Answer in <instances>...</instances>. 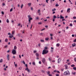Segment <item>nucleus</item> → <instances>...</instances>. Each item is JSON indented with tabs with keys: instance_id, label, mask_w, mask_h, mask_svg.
<instances>
[{
	"instance_id": "1",
	"label": "nucleus",
	"mask_w": 76,
	"mask_h": 76,
	"mask_svg": "<svg viewBox=\"0 0 76 76\" xmlns=\"http://www.w3.org/2000/svg\"><path fill=\"white\" fill-rule=\"evenodd\" d=\"M28 22L29 23H28V25H30V23H31V20H32V18L31 17V15H28Z\"/></svg>"
},
{
	"instance_id": "2",
	"label": "nucleus",
	"mask_w": 76,
	"mask_h": 76,
	"mask_svg": "<svg viewBox=\"0 0 76 76\" xmlns=\"http://www.w3.org/2000/svg\"><path fill=\"white\" fill-rule=\"evenodd\" d=\"M70 72H69V71H65L64 73V75L65 76L69 75H70Z\"/></svg>"
},
{
	"instance_id": "3",
	"label": "nucleus",
	"mask_w": 76,
	"mask_h": 76,
	"mask_svg": "<svg viewBox=\"0 0 76 76\" xmlns=\"http://www.w3.org/2000/svg\"><path fill=\"white\" fill-rule=\"evenodd\" d=\"M48 50H46L45 49H44L43 50V52H42V54L44 55V54H47L48 53Z\"/></svg>"
},
{
	"instance_id": "4",
	"label": "nucleus",
	"mask_w": 76,
	"mask_h": 76,
	"mask_svg": "<svg viewBox=\"0 0 76 76\" xmlns=\"http://www.w3.org/2000/svg\"><path fill=\"white\" fill-rule=\"evenodd\" d=\"M12 53L13 55L16 54V50H15V49H13L12 50Z\"/></svg>"
},
{
	"instance_id": "5",
	"label": "nucleus",
	"mask_w": 76,
	"mask_h": 76,
	"mask_svg": "<svg viewBox=\"0 0 76 76\" xmlns=\"http://www.w3.org/2000/svg\"><path fill=\"white\" fill-rule=\"evenodd\" d=\"M42 63H45V58H43L42 59Z\"/></svg>"
},
{
	"instance_id": "6",
	"label": "nucleus",
	"mask_w": 76,
	"mask_h": 76,
	"mask_svg": "<svg viewBox=\"0 0 76 76\" xmlns=\"http://www.w3.org/2000/svg\"><path fill=\"white\" fill-rule=\"evenodd\" d=\"M25 70H27L28 72V73H29V72H30V70H29V69H28V68H27L26 69H25Z\"/></svg>"
},
{
	"instance_id": "7",
	"label": "nucleus",
	"mask_w": 76,
	"mask_h": 76,
	"mask_svg": "<svg viewBox=\"0 0 76 76\" xmlns=\"http://www.w3.org/2000/svg\"><path fill=\"white\" fill-rule=\"evenodd\" d=\"M7 57L8 60H9V58H10V57H9V55L8 54L7 56Z\"/></svg>"
},
{
	"instance_id": "8",
	"label": "nucleus",
	"mask_w": 76,
	"mask_h": 76,
	"mask_svg": "<svg viewBox=\"0 0 76 76\" xmlns=\"http://www.w3.org/2000/svg\"><path fill=\"white\" fill-rule=\"evenodd\" d=\"M70 8H69L67 10V13H70Z\"/></svg>"
},
{
	"instance_id": "9",
	"label": "nucleus",
	"mask_w": 76,
	"mask_h": 76,
	"mask_svg": "<svg viewBox=\"0 0 76 76\" xmlns=\"http://www.w3.org/2000/svg\"><path fill=\"white\" fill-rule=\"evenodd\" d=\"M60 62H61V58H59L58 60V63H59Z\"/></svg>"
},
{
	"instance_id": "10",
	"label": "nucleus",
	"mask_w": 76,
	"mask_h": 76,
	"mask_svg": "<svg viewBox=\"0 0 76 76\" xmlns=\"http://www.w3.org/2000/svg\"><path fill=\"white\" fill-rule=\"evenodd\" d=\"M9 37L10 38H12V37H13V35L12 34H11L10 36H9Z\"/></svg>"
},
{
	"instance_id": "11",
	"label": "nucleus",
	"mask_w": 76,
	"mask_h": 76,
	"mask_svg": "<svg viewBox=\"0 0 76 76\" xmlns=\"http://www.w3.org/2000/svg\"><path fill=\"white\" fill-rule=\"evenodd\" d=\"M75 46H76V43H74L72 44V47H75Z\"/></svg>"
},
{
	"instance_id": "12",
	"label": "nucleus",
	"mask_w": 76,
	"mask_h": 76,
	"mask_svg": "<svg viewBox=\"0 0 76 76\" xmlns=\"http://www.w3.org/2000/svg\"><path fill=\"white\" fill-rule=\"evenodd\" d=\"M65 67L66 69H67V67H68V66H67V65H65Z\"/></svg>"
},
{
	"instance_id": "13",
	"label": "nucleus",
	"mask_w": 76,
	"mask_h": 76,
	"mask_svg": "<svg viewBox=\"0 0 76 76\" xmlns=\"http://www.w3.org/2000/svg\"><path fill=\"white\" fill-rule=\"evenodd\" d=\"M27 5H28V6H30L31 5V3H28V4Z\"/></svg>"
},
{
	"instance_id": "14",
	"label": "nucleus",
	"mask_w": 76,
	"mask_h": 76,
	"mask_svg": "<svg viewBox=\"0 0 76 76\" xmlns=\"http://www.w3.org/2000/svg\"><path fill=\"white\" fill-rule=\"evenodd\" d=\"M56 9L55 8L52 9V12H54V11H56Z\"/></svg>"
},
{
	"instance_id": "15",
	"label": "nucleus",
	"mask_w": 76,
	"mask_h": 76,
	"mask_svg": "<svg viewBox=\"0 0 76 76\" xmlns=\"http://www.w3.org/2000/svg\"><path fill=\"white\" fill-rule=\"evenodd\" d=\"M60 19H64V17L61 16V15Z\"/></svg>"
},
{
	"instance_id": "16",
	"label": "nucleus",
	"mask_w": 76,
	"mask_h": 76,
	"mask_svg": "<svg viewBox=\"0 0 76 76\" xmlns=\"http://www.w3.org/2000/svg\"><path fill=\"white\" fill-rule=\"evenodd\" d=\"M14 50H16V49H17V47H16V46H15L14 47Z\"/></svg>"
},
{
	"instance_id": "17",
	"label": "nucleus",
	"mask_w": 76,
	"mask_h": 76,
	"mask_svg": "<svg viewBox=\"0 0 76 76\" xmlns=\"http://www.w3.org/2000/svg\"><path fill=\"white\" fill-rule=\"evenodd\" d=\"M72 75H76V72H72Z\"/></svg>"
},
{
	"instance_id": "18",
	"label": "nucleus",
	"mask_w": 76,
	"mask_h": 76,
	"mask_svg": "<svg viewBox=\"0 0 76 76\" xmlns=\"http://www.w3.org/2000/svg\"><path fill=\"white\" fill-rule=\"evenodd\" d=\"M40 41L42 42H44V40L42 39H41Z\"/></svg>"
},
{
	"instance_id": "19",
	"label": "nucleus",
	"mask_w": 76,
	"mask_h": 76,
	"mask_svg": "<svg viewBox=\"0 0 76 76\" xmlns=\"http://www.w3.org/2000/svg\"><path fill=\"white\" fill-rule=\"evenodd\" d=\"M22 67H20L18 68V70H22Z\"/></svg>"
},
{
	"instance_id": "20",
	"label": "nucleus",
	"mask_w": 76,
	"mask_h": 76,
	"mask_svg": "<svg viewBox=\"0 0 76 76\" xmlns=\"http://www.w3.org/2000/svg\"><path fill=\"white\" fill-rule=\"evenodd\" d=\"M48 75H49L50 74V71H48L47 72Z\"/></svg>"
},
{
	"instance_id": "21",
	"label": "nucleus",
	"mask_w": 76,
	"mask_h": 76,
	"mask_svg": "<svg viewBox=\"0 0 76 76\" xmlns=\"http://www.w3.org/2000/svg\"><path fill=\"white\" fill-rule=\"evenodd\" d=\"M3 62V59H1L0 60V63H2Z\"/></svg>"
},
{
	"instance_id": "22",
	"label": "nucleus",
	"mask_w": 76,
	"mask_h": 76,
	"mask_svg": "<svg viewBox=\"0 0 76 76\" xmlns=\"http://www.w3.org/2000/svg\"><path fill=\"white\" fill-rule=\"evenodd\" d=\"M36 56L37 57H38V56H39V54H38V53H36Z\"/></svg>"
},
{
	"instance_id": "23",
	"label": "nucleus",
	"mask_w": 76,
	"mask_h": 76,
	"mask_svg": "<svg viewBox=\"0 0 76 76\" xmlns=\"http://www.w3.org/2000/svg\"><path fill=\"white\" fill-rule=\"evenodd\" d=\"M56 18H57V17L56 16V15L53 16V19H56Z\"/></svg>"
},
{
	"instance_id": "24",
	"label": "nucleus",
	"mask_w": 76,
	"mask_h": 76,
	"mask_svg": "<svg viewBox=\"0 0 76 76\" xmlns=\"http://www.w3.org/2000/svg\"><path fill=\"white\" fill-rule=\"evenodd\" d=\"M23 4H22L21 5V9H22V8H23Z\"/></svg>"
},
{
	"instance_id": "25",
	"label": "nucleus",
	"mask_w": 76,
	"mask_h": 76,
	"mask_svg": "<svg viewBox=\"0 0 76 76\" xmlns=\"http://www.w3.org/2000/svg\"><path fill=\"white\" fill-rule=\"evenodd\" d=\"M5 42H7V41H8V39H5Z\"/></svg>"
},
{
	"instance_id": "26",
	"label": "nucleus",
	"mask_w": 76,
	"mask_h": 76,
	"mask_svg": "<svg viewBox=\"0 0 76 76\" xmlns=\"http://www.w3.org/2000/svg\"><path fill=\"white\" fill-rule=\"evenodd\" d=\"M32 64L33 65H35V62H33L32 63Z\"/></svg>"
},
{
	"instance_id": "27",
	"label": "nucleus",
	"mask_w": 76,
	"mask_h": 76,
	"mask_svg": "<svg viewBox=\"0 0 76 76\" xmlns=\"http://www.w3.org/2000/svg\"><path fill=\"white\" fill-rule=\"evenodd\" d=\"M7 23H9V19H7Z\"/></svg>"
},
{
	"instance_id": "28",
	"label": "nucleus",
	"mask_w": 76,
	"mask_h": 76,
	"mask_svg": "<svg viewBox=\"0 0 76 76\" xmlns=\"http://www.w3.org/2000/svg\"><path fill=\"white\" fill-rule=\"evenodd\" d=\"M41 72H42V73H45V71L43 70H41Z\"/></svg>"
},
{
	"instance_id": "29",
	"label": "nucleus",
	"mask_w": 76,
	"mask_h": 76,
	"mask_svg": "<svg viewBox=\"0 0 76 76\" xmlns=\"http://www.w3.org/2000/svg\"><path fill=\"white\" fill-rule=\"evenodd\" d=\"M7 45H6V46H4V48H7Z\"/></svg>"
},
{
	"instance_id": "30",
	"label": "nucleus",
	"mask_w": 76,
	"mask_h": 76,
	"mask_svg": "<svg viewBox=\"0 0 76 76\" xmlns=\"http://www.w3.org/2000/svg\"><path fill=\"white\" fill-rule=\"evenodd\" d=\"M73 69L74 70H76V67H74L73 68Z\"/></svg>"
},
{
	"instance_id": "31",
	"label": "nucleus",
	"mask_w": 76,
	"mask_h": 76,
	"mask_svg": "<svg viewBox=\"0 0 76 76\" xmlns=\"http://www.w3.org/2000/svg\"><path fill=\"white\" fill-rule=\"evenodd\" d=\"M48 39H49L48 38H46L45 39V40L46 41H48Z\"/></svg>"
},
{
	"instance_id": "32",
	"label": "nucleus",
	"mask_w": 76,
	"mask_h": 76,
	"mask_svg": "<svg viewBox=\"0 0 76 76\" xmlns=\"http://www.w3.org/2000/svg\"><path fill=\"white\" fill-rule=\"evenodd\" d=\"M75 65L74 64H72L71 65V66L72 67H75Z\"/></svg>"
},
{
	"instance_id": "33",
	"label": "nucleus",
	"mask_w": 76,
	"mask_h": 76,
	"mask_svg": "<svg viewBox=\"0 0 76 76\" xmlns=\"http://www.w3.org/2000/svg\"><path fill=\"white\" fill-rule=\"evenodd\" d=\"M69 25L70 26H73V24H72V23L70 24Z\"/></svg>"
},
{
	"instance_id": "34",
	"label": "nucleus",
	"mask_w": 76,
	"mask_h": 76,
	"mask_svg": "<svg viewBox=\"0 0 76 76\" xmlns=\"http://www.w3.org/2000/svg\"><path fill=\"white\" fill-rule=\"evenodd\" d=\"M36 19L37 20H38V19H39V18L38 17H36Z\"/></svg>"
},
{
	"instance_id": "35",
	"label": "nucleus",
	"mask_w": 76,
	"mask_h": 76,
	"mask_svg": "<svg viewBox=\"0 0 76 76\" xmlns=\"http://www.w3.org/2000/svg\"><path fill=\"white\" fill-rule=\"evenodd\" d=\"M37 12L38 13H40V10H39L37 11Z\"/></svg>"
},
{
	"instance_id": "36",
	"label": "nucleus",
	"mask_w": 76,
	"mask_h": 76,
	"mask_svg": "<svg viewBox=\"0 0 76 76\" xmlns=\"http://www.w3.org/2000/svg\"><path fill=\"white\" fill-rule=\"evenodd\" d=\"M13 10V8H12L10 10V12H12Z\"/></svg>"
},
{
	"instance_id": "37",
	"label": "nucleus",
	"mask_w": 76,
	"mask_h": 76,
	"mask_svg": "<svg viewBox=\"0 0 76 76\" xmlns=\"http://www.w3.org/2000/svg\"><path fill=\"white\" fill-rule=\"evenodd\" d=\"M14 33H15V31H13L12 33V34L13 35L14 34Z\"/></svg>"
},
{
	"instance_id": "38",
	"label": "nucleus",
	"mask_w": 76,
	"mask_h": 76,
	"mask_svg": "<svg viewBox=\"0 0 76 76\" xmlns=\"http://www.w3.org/2000/svg\"><path fill=\"white\" fill-rule=\"evenodd\" d=\"M39 34L40 35H42V36L43 35V33H40Z\"/></svg>"
},
{
	"instance_id": "39",
	"label": "nucleus",
	"mask_w": 76,
	"mask_h": 76,
	"mask_svg": "<svg viewBox=\"0 0 76 76\" xmlns=\"http://www.w3.org/2000/svg\"><path fill=\"white\" fill-rule=\"evenodd\" d=\"M53 51H54V49H51L50 51L51 52H53Z\"/></svg>"
},
{
	"instance_id": "40",
	"label": "nucleus",
	"mask_w": 76,
	"mask_h": 76,
	"mask_svg": "<svg viewBox=\"0 0 76 76\" xmlns=\"http://www.w3.org/2000/svg\"><path fill=\"white\" fill-rule=\"evenodd\" d=\"M48 1H49V0H46V3H48Z\"/></svg>"
},
{
	"instance_id": "41",
	"label": "nucleus",
	"mask_w": 76,
	"mask_h": 76,
	"mask_svg": "<svg viewBox=\"0 0 76 76\" xmlns=\"http://www.w3.org/2000/svg\"><path fill=\"white\" fill-rule=\"evenodd\" d=\"M1 14H2V15H4V12L2 11L1 12Z\"/></svg>"
},
{
	"instance_id": "42",
	"label": "nucleus",
	"mask_w": 76,
	"mask_h": 76,
	"mask_svg": "<svg viewBox=\"0 0 76 76\" xmlns=\"http://www.w3.org/2000/svg\"><path fill=\"white\" fill-rule=\"evenodd\" d=\"M45 50H47L48 49V48L46 47L45 48Z\"/></svg>"
},
{
	"instance_id": "43",
	"label": "nucleus",
	"mask_w": 76,
	"mask_h": 76,
	"mask_svg": "<svg viewBox=\"0 0 76 76\" xmlns=\"http://www.w3.org/2000/svg\"><path fill=\"white\" fill-rule=\"evenodd\" d=\"M39 63L40 64H41V61H39Z\"/></svg>"
},
{
	"instance_id": "44",
	"label": "nucleus",
	"mask_w": 76,
	"mask_h": 76,
	"mask_svg": "<svg viewBox=\"0 0 76 76\" xmlns=\"http://www.w3.org/2000/svg\"><path fill=\"white\" fill-rule=\"evenodd\" d=\"M25 66H26V67H28V65L27 64H25Z\"/></svg>"
},
{
	"instance_id": "45",
	"label": "nucleus",
	"mask_w": 76,
	"mask_h": 76,
	"mask_svg": "<svg viewBox=\"0 0 76 76\" xmlns=\"http://www.w3.org/2000/svg\"><path fill=\"white\" fill-rule=\"evenodd\" d=\"M37 53V51H36V50H34V53Z\"/></svg>"
},
{
	"instance_id": "46",
	"label": "nucleus",
	"mask_w": 76,
	"mask_h": 76,
	"mask_svg": "<svg viewBox=\"0 0 76 76\" xmlns=\"http://www.w3.org/2000/svg\"><path fill=\"white\" fill-rule=\"evenodd\" d=\"M60 46V44L58 43L57 44V47H59Z\"/></svg>"
},
{
	"instance_id": "47",
	"label": "nucleus",
	"mask_w": 76,
	"mask_h": 76,
	"mask_svg": "<svg viewBox=\"0 0 76 76\" xmlns=\"http://www.w3.org/2000/svg\"><path fill=\"white\" fill-rule=\"evenodd\" d=\"M53 22H54V21H55V19L53 18Z\"/></svg>"
},
{
	"instance_id": "48",
	"label": "nucleus",
	"mask_w": 76,
	"mask_h": 76,
	"mask_svg": "<svg viewBox=\"0 0 76 76\" xmlns=\"http://www.w3.org/2000/svg\"><path fill=\"white\" fill-rule=\"evenodd\" d=\"M44 30H45V28H43L41 30V31H44Z\"/></svg>"
},
{
	"instance_id": "49",
	"label": "nucleus",
	"mask_w": 76,
	"mask_h": 76,
	"mask_svg": "<svg viewBox=\"0 0 76 76\" xmlns=\"http://www.w3.org/2000/svg\"><path fill=\"white\" fill-rule=\"evenodd\" d=\"M73 41H74V42H76V39L74 40Z\"/></svg>"
},
{
	"instance_id": "50",
	"label": "nucleus",
	"mask_w": 76,
	"mask_h": 76,
	"mask_svg": "<svg viewBox=\"0 0 76 76\" xmlns=\"http://www.w3.org/2000/svg\"><path fill=\"white\" fill-rule=\"evenodd\" d=\"M32 24L31 26V28H30V29H31L32 28Z\"/></svg>"
},
{
	"instance_id": "51",
	"label": "nucleus",
	"mask_w": 76,
	"mask_h": 76,
	"mask_svg": "<svg viewBox=\"0 0 76 76\" xmlns=\"http://www.w3.org/2000/svg\"><path fill=\"white\" fill-rule=\"evenodd\" d=\"M74 60L75 62H76V58H74Z\"/></svg>"
},
{
	"instance_id": "52",
	"label": "nucleus",
	"mask_w": 76,
	"mask_h": 76,
	"mask_svg": "<svg viewBox=\"0 0 76 76\" xmlns=\"http://www.w3.org/2000/svg\"><path fill=\"white\" fill-rule=\"evenodd\" d=\"M45 28H48V26H45Z\"/></svg>"
},
{
	"instance_id": "53",
	"label": "nucleus",
	"mask_w": 76,
	"mask_h": 76,
	"mask_svg": "<svg viewBox=\"0 0 76 76\" xmlns=\"http://www.w3.org/2000/svg\"><path fill=\"white\" fill-rule=\"evenodd\" d=\"M73 18H74V19H76V17H73Z\"/></svg>"
},
{
	"instance_id": "54",
	"label": "nucleus",
	"mask_w": 76,
	"mask_h": 76,
	"mask_svg": "<svg viewBox=\"0 0 76 76\" xmlns=\"http://www.w3.org/2000/svg\"><path fill=\"white\" fill-rule=\"evenodd\" d=\"M20 26V23H19L18 24V26Z\"/></svg>"
},
{
	"instance_id": "55",
	"label": "nucleus",
	"mask_w": 76,
	"mask_h": 76,
	"mask_svg": "<svg viewBox=\"0 0 76 76\" xmlns=\"http://www.w3.org/2000/svg\"><path fill=\"white\" fill-rule=\"evenodd\" d=\"M2 5H3V6H5V4L4 3H3L2 4Z\"/></svg>"
},
{
	"instance_id": "56",
	"label": "nucleus",
	"mask_w": 76,
	"mask_h": 76,
	"mask_svg": "<svg viewBox=\"0 0 76 76\" xmlns=\"http://www.w3.org/2000/svg\"><path fill=\"white\" fill-rule=\"evenodd\" d=\"M50 68H51V67L49 66L48 67V69H50Z\"/></svg>"
},
{
	"instance_id": "57",
	"label": "nucleus",
	"mask_w": 76,
	"mask_h": 76,
	"mask_svg": "<svg viewBox=\"0 0 76 76\" xmlns=\"http://www.w3.org/2000/svg\"><path fill=\"white\" fill-rule=\"evenodd\" d=\"M19 57L20 58H21V56H20V55H19Z\"/></svg>"
},
{
	"instance_id": "58",
	"label": "nucleus",
	"mask_w": 76,
	"mask_h": 76,
	"mask_svg": "<svg viewBox=\"0 0 76 76\" xmlns=\"http://www.w3.org/2000/svg\"><path fill=\"white\" fill-rule=\"evenodd\" d=\"M20 6V5L19 4H18V7H19Z\"/></svg>"
},
{
	"instance_id": "59",
	"label": "nucleus",
	"mask_w": 76,
	"mask_h": 76,
	"mask_svg": "<svg viewBox=\"0 0 76 76\" xmlns=\"http://www.w3.org/2000/svg\"><path fill=\"white\" fill-rule=\"evenodd\" d=\"M63 10H61V13H63Z\"/></svg>"
},
{
	"instance_id": "60",
	"label": "nucleus",
	"mask_w": 76,
	"mask_h": 76,
	"mask_svg": "<svg viewBox=\"0 0 76 76\" xmlns=\"http://www.w3.org/2000/svg\"><path fill=\"white\" fill-rule=\"evenodd\" d=\"M56 13V12H53L52 13V14H54V13Z\"/></svg>"
},
{
	"instance_id": "61",
	"label": "nucleus",
	"mask_w": 76,
	"mask_h": 76,
	"mask_svg": "<svg viewBox=\"0 0 76 76\" xmlns=\"http://www.w3.org/2000/svg\"><path fill=\"white\" fill-rule=\"evenodd\" d=\"M54 72L56 73V72H57V71H56V70L54 71Z\"/></svg>"
},
{
	"instance_id": "62",
	"label": "nucleus",
	"mask_w": 76,
	"mask_h": 76,
	"mask_svg": "<svg viewBox=\"0 0 76 76\" xmlns=\"http://www.w3.org/2000/svg\"><path fill=\"white\" fill-rule=\"evenodd\" d=\"M9 52H10V50H8L7 51V53H9Z\"/></svg>"
},
{
	"instance_id": "63",
	"label": "nucleus",
	"mask_w": 76,
	"mask_h": 76,
	"mask_svg": "<svg viewBox=\"0 0 76 76\" xmlns=\"http://www.w3.org/2000/svg\"><path fill=\"white\" fill-rule=\"evenodd\" d=\"M49 76H52V75H51V74H49L48 75Z\"/></svg>"
},
{
	"instance_id": "64",
	"label": "nucleus",
	"mask_w": 76,
	"mask_h": 76,
	"mask_svg": "<svg viewBox=\"0 0 76 76\" xmlns=\"http://www.w3.org/2000/svg\"><path fill=\"white\" fill-rule=\"evenodd\" d=\"M8 35H10V33H8Z\"/></svg>"
}]
</instances>
